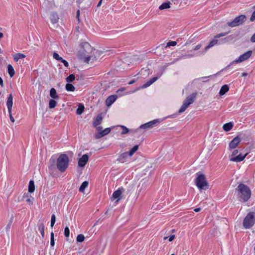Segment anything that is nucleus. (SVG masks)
<instances>
[{
  "label": "nucleus",
  "instance_id": "f257e3e1",
  "mask_svg": "<svg viewBox=\"0 0 255 255\" xmlns=\"http://www.w3.org/2000/svg\"><path fill=\"white\" fill-rule=\"evenodd\" d=\"M240 200L244 202H247L251 196V190L250 188L243 183H240L236 189Z\"/></svg>",
  "mask_w": 255,
  "mask_h": 255
},
{
  "label": "nucleus",
  "instance_id": "f03ea898",
  "mask_svg": "<svg viewBox=\"0 0 255 255\" xmlns=\"http://www.w3.org/2000/svg\"><path fill=\"white\" fill-rule=\"evenodd\" d=\"M69 163V158L66 154H61L57 159L56 166L61 172H64L67 168Z\"/></svg>",
  "mask_w": 255,
  "mask_h": 255
},
{
  "label": "nucleus",
  "instance_id": "7ed1b4c3",
  "mask_svg": "<svg viewBox=\"0 0 255 255\" xmlns=\"http://www.w3.org/2000/svg\"><path fill=\"white\" fill-rule=\"evenodd\" d=\"M195 184L198 188L200 190H207L209 188V184L207 182L204 175L201 173H197L195 179Z\"/></svg>",
  "mask_w": 255,
  "mask_h": 255
},
{
  "label": "nucleus",
  "instance_id": "20e7f679",
  "mask_svg": "<svg viewBox=\"0 0 255 255\" xmlns=\"http://www.w3.org/2000/svg\"><path fill=\"white\" fill-rule=\"evenodd\" d=\"M255 223V214L251 212L249 213L244 218L243 225L246 229L251 228Z\"/></svg>",
  "mask_w": 255,
  "mask_h": 255
},
{
  "label": "nucleus",
  "instance_id": "39448f33",
  "mask_svg": "<svg viewBox=\"0 0 255 255\" xmlns=\"http://www.w3.org/2000/svg\"><path fill=\"white\" fill-rule=\"evenodd\" d=\"M81 45V49L78 52V56L82 60L84 59V57H84L85 54L89 55L93 51V48L88 42H84Z\"/></svg>",
  "mask_w": 255,
  "mask_h": 255
},
{
  "label": "nucleus",
  "instance_id": "423d86ee",
  "mask_svg": "<svg viewBox=\"0 0 255 255\" xmlns=\"http://www.w3.org/2000/svg\"><path fill=\"white\" fill-rule=\"evenodd\" d=\"M197 96V93H194L188 96L183 101V105L179 110V113L184 112L187 108L192 104L195 101Z\"/></svg>",
  "mask_w": 255,
  "mask_h": 255
},
{
  "label": "nucleus",
  "instance_id": "0eeeda50",
  "mask_svg": "<svg viewBox=\"0 0 255 255\" xmlns=\"http://www.w3.org/2000/svg\"><path fill=\"white\" fill-rule=\"evenodd\" d=\"M239 153V150L238 149H235L230 156V160L231 161L239 162L243 161L246 156L248 155V153H246L245 155H243L242 154H240L238 155H237Z\"/></svg>",
  "mask_w": 255,
  "mask_h": 255
},
{
  "label": "nucleus",
  "instance_id": "6e6552de",
  "mask_svg": "<svg viewBox=\"0 0 255 255\" xmlns=\"http://www.w3.org/2000/svg\"><path fill=\"white\" fill-rule=\"evenodd\" d=\"M246 17L245 15H241L236 17L232 21L227 23L230 27H235L242 24L246 20Z\"/></svg>",
  "mask_w": 255,
  "mask_h": 255
},
{
  "label": "nucleus",
  "instance_id": "1a4fd4ad",
  "mask_svg": "<svg viewBox=\"0 0 255 255\" xmlns=\"http://www.w3.org/2000/svg\"><path fill=\"white\" fill-rule=\"evenodd\" d=\"M252 53V51H251V50L248 51L244 53L243 54L241 55L239 57V58L236 59L232 63L228 65L226 67V69H227L228 67H229L232 64H233L235 63H240V62H242L243 61H244L247 60L251 57Z\"/></svg>",
  "mask_w": 255,
  "mask_h": 255
},
{
  "label": "nucleus",
  "instance_id": "9d476101",
  "mask_svg": "<svg viewBox=\"0 0 255 255\" xmlns=\"http://www.w3.org/2000/svg\"><path fill=\"white\" fill-rule=\"evenodd\" d=\"M160 122L159 120L156 119L152 121L145 123L141 125L139 127L140 128H150L154 127V126Z\"/></svg>",
  "mask_w": 255,
  "mask_h": 255
},
{
  "label": "nucleus",
  "instance_id": "9b49d317",
  "mask_svg": "<svg viewBox=\"0 0 255 255\" xmlns=\"http://www.w3.org/2000/svg\"><path fill=\"white\" fill-rule=\"evenodd\" d=\"M241 141V138L237 136L233 138L229 143L230 149H235L238 146L240 142Z\"/></svg>",
  "mask_w": 255,
  "mask_h": 255
},
{
  "label": "nucleus",
  "instance_id": "f8f14e48",
  "mask_svg": "<svg viewBox=\"0 0 255 255\" xmlns=\"http://www.w3.org/2000/svg\"><path fill=\"white\" fill-rule=\"evenodd\" d=\"M124 189L123 188L118 189L117 190L115 191L112 195V198L114 199H116V203H118L119 200L122 198V193L124 192Z\"/></svg>",
  "mask_w": 255,
  "mask_h": 255
},
{
  "label": "nucleus",
  "instance_id": "ddd939ff",
  "mask_svg": "<svg viewBox=\"0 0 255 255\" xmlns=\"http://www.w3.org/2000/svg\"><path fill=\"white\" fill-rule=\"evenodd\" d=\"M111 129L110 128H106L105 129L100 131L98 132L95 135V138L96 139H99L101 138L102 137L108 134L111 131Z\"/></svg>",
  "mask_w": 255,
  "mask_h": 255
},
{
  "label": "nucleus",
  "instance_id": "4468645a",
  "mask_svg": "<svg viewBox=\"0 0 255 255\" xmlns=\"http://www.w3.org/2000/svg\"><path fill=\"white\" fill-rule=\"evenodd\" d=\"M89 156L87 154H84L78 161V166L83 167L88 161Z\"/></svg>",
  "mask_w": 255,
  "mask_h": 255
},
{
  "label": "nucleus",
  "instance_id": "2eb2a0df",
  "mask_svg": "<svg viewBox=\"0 0 255 255\" xmlns=\"http://www.w3.org/2000/svg\"><path fill=\"white\" fill-rule=\"evenodd\" d=\"M13 105V97L12 94H9L7 97L6 101V106L8 109V112L10 113V111H12V107Z\"/></svg>",
  "mask_w": 255,
  "mask_h": 255
},
{
  "label": "nucleus",
  "instance_id": "dca6fc26",
  "mask_svg": "<svg viewBox=\"0 0 255 255\" xmlns=\"http://www.w3.org/2000/svg\"><path fill=\"white\" fill-rule=\"evenodd\" d=\"M83 57V56L82 57ZM95 56H89V54H85L84 59L82 60L84 62L87 63L93 62L95 60Z\"/></svg>",
  "mask_w": 255,
  "mask_h": 255
},
{
  "label": "nucleus",
  "instance_id": "f3484780",
  "mask_svg": "<svg viewBox=\"0 0 255 255\" xmlns=\"http://www.w3.org/2000/svg\"><path fill=\"white\" fill-rule=\"evenodd\" d=\"M103 120V117L102 114H99L95 118L93 123V126L95 127H97L98 126L100 125Z\"/></svg>",
  "mask_w": 255,
  "mask_h": 255
},
{
  "label": "nucleus",
  "instance_id": "a211bd4d",
  "mask_svg": "<svg viewBox=\"0 0 255 255\" xmlns=\"http://www.w3.org/2000/svg\"><path fill=\"white\" fill-rule=\"evenodd\" d=\"M117 97L115 95L109 96L106 100V105L110 106L116 100Z\"/></svg>",
  "mask_w": 255,
  "mask_h": 255
},
{
  "label": "nucleus",
  "instance_id": "6ab92c4d",
  "mask_svg": "<svg viewBox=\"0 0 255 255\" xmlns=\"http://www.w3.org/2000/svg\"><path fill=\"white\" fill-rule=\"evenodd\" d=\"M50 20L53 24H56L58 22L59 17L57 13L54 12L50 15Z\"/></svg>",
  "mask_w": 255,
  "mask_h": 255
},
{
  "label": "nucleus",
  "instance_id": "aec40b11",
  "mask_svg": "<svg viewBox=\"0 0 255 255\" xmlns=\"http://www.w3.org/2000/svg\"><path fill=\"white\" fill-rule=\"evenodd\" d=\"M128 156H129L128 152H126L123 153L120 155L118 160L121 162H124L127 161V159L128 158Z\"/></svg>",
  "mask_w": 255,
  "mask_h": 255
},
{
  "label": "nucleus",
  "instance_id": "412c9836",
  "mask_svg": "<svg viewBox=\"0 0 255 255\" xmlns=\"http://www.w3.org/2000/svg\"><path fill=\"white\" fill-rule=\"evenodd\" d=\"M119 126L120 127L123 129V131L121 132V134H122V135L128 133L129 131H131V132H136L137 130V129H130V130H129L126 127H125L124 126H122V125H120Z\"/></svg>",
  "mask_w": 255,
  "mask_h": 255
},
{
  "label": "nucleus",
  "instance_id": "4be33fe9",
  "mask_svg": "<svg viewBox=\"0 0 255 255\" xmlns=\"http://www.w3.org/2000/svg\"><path fill=\"white\" fill-rule=\"evenodd\" d=\"M229 90V86L227 85H224L221 87L219 92V94L221 96H223Z\"/></svg>",
  "mask_w": 255,
  "mask_h": 255
},
{
  "label": "nucleus",
  "instance_id": "5701e85b",
  "mask_svg": "<svg viewBox=\"0 0 255 255\" xmlns=\"http://www.w3.org/2000/svg\"><path fill=\"white\" fill-rule=\"evenodd\" d=\"M218 40L216 39H213L212 40L210 43L205 48L204 52L203 53L206 52L210 48L213 47L215 45H216L217 43Z\"/></svg>",
  "mask_w": 255,
  "mask_h": 255
},
{
  "label": "nucleus",
  "instance_id": "b1692460",
  "mask_svg": "<svg viewBox=\"0 0 255 255\" xmlns=\"http://www.w3.org/2000/svg\"><path fill=\"white\" fill-rule=\"evenodd\" d=\"M26 56L22 53H18L13 55V59L15 61L17 62L19 59L24 58Z\"/></svg>",
  "mask_w": 255,
  "mask_h": 255
},
{
  "label": "nucleus",
  "instance_id": "393cba45",
  "mask_svg": "<svg viewBox=\"0 0 255 255\" xmlns=\"http://www.w3.org/2000/svg\"><path fill=\"white\" fill-rule=\"evenodd\" d=\"M170 4H171V3L170 1L163 3L162 4H161L159 6V9L160 10H163L164 9L169 8L170 7Z\"/></svg>",
  "mask_w": 255,
  "mask_h": 255
},
{
  "label": "nucleus",
  "instance_id": "a878e982",
  "mask_svg": "<svg viewBox=\"0 0 255 255\" xmlns=\"http://www.w3.org/2000/svg\"><path fill=\"white\" fill-rule=\"evenodd\" d=\"M50 96L53 99H57L59 98V96L57 95L56 91L54 88L50 89Z\"/></svg>",
  "mask_w": 255,
  "mask_h": 255
},
{
  "label": "nucleus",
  "instance_id": "bb28decb",
  "mask_svg": "<svg viewBox=\"0 0 255 255\" xmlns=\"http://www.w3.org/2000/svg\"><path fill=\"white\" fill-rule=\"evenodd\" d=\"M35 190V185L34 181L30 180L28 185V191L30 193H33Z\"/></svg>",
  "mask_w": 255,
  "mask_h": 255
},
{
  "label": "nucleus",
  "instance_id": "cd10ccee",
  "mask_svg": "<svg viewBox=\"0 0 255 255\" xmlns=\"http://www.w3.org/2000/svg\"><path fill=\"white\" fill-rule=\"evenodd\" d=\"M233 128V124L231 123H226L224 125L223 128L226 131H230Z\"/></svg>",
  "mask_w": 255,
  "mask_h": 255
},
{
  "label": "nucleus",
  "instance_id": "c85d7f7f",
  "mask_svg": "<svg viewBox=\"0 0 255 255\" xmlns=\"http://www.w3.org/2000/svg\"><path fill=\"white\" fill-rule=\"evenodd\" d=\"M7 70L8 73L10 77H12L14 76L15 74L14 70L12 66L10 64H8L7 66Z\"/></svg>",
  "mask_w": 255,
  "mask_h": 255
},
{
  "label": "nucleus",
  "instance_id": "c756f323",
  "mask_svg": "<svg viewBox=\"0 0 255 255\" xmlns=\"http://www.w3.org/2000/svg\"><path fill=\"white\" fill-rule=\"evenodd\" d=\"M84 110V106H83V105L80 104L79 105L78 108H77V109L76 110V114L78 115H81L83 113Z\"/></svg>",
  "mask_w": 255,
  "mask_h": 255
},
{
  "label": "nucleus",
  "instance_id": "7c9ffc66",
  "mask_svg": "<svg viewBox=\"0 0 255 255\" xmlns=\"http://www.w3.org/2000/svg\"><path fill=\"white\" fill-rule=\"evenodd\" d=\"M38 231L40 232L42 238L44 237V225L43 223L38 224Z\"/></svg>",
  "mask_w": 255,
  "mask_h": 255
},
{
  "label": "nucleus",
  "instance_id": "2f4dec72",
  "mask_svg": "<svg viewBox=\"0 0 255 255\" xmlns=\"http://www.w3.org/2000/svg\"><path fill=\"white\" fill-rule=\"evenodd\" d=\"M88 182L87 181H84L82 184L81 185L80 188H79V191L81 192H83L85 189V188L88 186Z\"/></svg>",
  "mask_w": 255,
  "mask_h": 255
},
{
  "label": "nucleus",
  "instance_id": "473e14b6",
  "mask_svg": "<svg viewBox=\"0 0 255 255\" xmlns=\"http://www.w3.org/2000/svg\"><path fill=\"white\" fill-rule=\"evenodd\" d=\"M48 167L51 169H52L53 168H55V159L54 158H51L49 160V163Z\"/></svg>",
  "mask_w": 255,
  "mask_h": 255
},
{
  "label": "nucleus",
  "instance_id": "72a5a7b5",
  "mask_svg": "<svg viewBox=\"0 0 255 255\" xmlns=\"http://www.w3.org/2000/svg\"><path fill=\"white\" fill-rule=\"evenodd\" d=\"M138 145H136L134 146L130 149V150L129 151V152H128L129 156H131L137 151V150L138 149Z\"/></svg>",
  "mask_w": 255,
  "mask_h": 255
},
{
  "label": "nucleus",
  "instance_id": "f704fd0d",
  "mask_svg": "<svg viewBox=\"0 0 255 255\" xmlns=\"http://www.w3.org/2000/svg\"><path fill=\"white\" fill-rule=\"evenodd\" d=\"M65 88L67 91L71 92L74 91L75 89L74 86L72 84L69 83L66 85Z\"/></svg>",
  "mask_w": 255,
  "mask_h": 255
},
{
  "label": "nucleus",
  "instance_id": "c9c22d12",
  "mask_svg": "<svg viewBox=\"0 0 255 255\" xmlns=\"http://www.w3.org/2000/svg\"><path fill=\"white\" fill-rule=\"evenodd\" d=\"M56 106V102L54 99H50L49 101V108L53 109Z\"/></svg>",
  "mask_w": 255,
  "mask_h": 255
},
{
  "label": "nucleus",
  "instance_id": "e433bc0d",
  "mask_svg": "<svg viewBox=\"0 0 255 255\" xmlns=\"http://www.w3.org/2000/svg\"><path fill=\"white\" fill-rule=\"evenodd\" d=\"M75 79V75L73 74H70L69 76H68L66 79V82L68 83L73 82Z\"/></svg>",
  "mask_w": 255,
  "mask_h": 255
},
{
  "label": "nucleus",
  "instance_id": "4c0bfd02",
  "mask_svg": "<svg viewBox=\"0 0 255 255\" xmlns=\"http://www.w3.org/2000/svg\"><path fill=\"white\" fill-rule=\"evenodd\" d=\"M84 239H85L84 236L82 234H80V235H78L76 240L78 242H82L84 241Z\"/></svg>",
  "mask_w": 255,
  "mask_h": 255
},
{
  "label": "nucleus",
  "instance_id": "58836bf2",
  "mask_svg": "<svg viewBox=\"0 0 255 255\" xmlns=\"http://www.w3.org/2000/svg\"><path fill=\"white\" fill-rule=\"evenodd\" d=\"M50 245L51 247H54L55 242H54V233L51 232L50 234Z\"/></svg>",
  "mask_w": 255,
  "mask_h": 255
},
{
  "label": "nucleus",
  "instance_id": "ea45409f",
  "mask_svg": "<svg viewBox=\"0 0 255 255\" xmlns=\"http://www.w3.org/2000/svg\"><path fill=\"white\" fill-rule=\"evenodd\" d=\"M53 57L58 61H60L62 58L55 52L53 53Z\"/></svg>",
  "mask_w": 255,
  "mask_h": 255
},
{
  "label": "nucleus",
  "instance_id": "a19ab883",
  "mask_svg": "<svg viewBox=\"0 0 255 255\" xmlns=\"http://www.w3.org/2000/svg\"><path fill=\"white\" fill-rule=\"evenodd\" d=\"M55 221H56V217L55 216V215L53 214L51 216V224H50V226H51V227L52 228L55 223Z\"/></svg>",
  "mask_w": 255,
  "mask_h": 255
},
{
  "label": "nucleus",
  "instance_id": "79ce46f5",
  "mask_svg": "<svg viewBox=\"0 0 255 255\" xmlns=\"http://www.w3.org/2000/svg\"><path fill=\"white\" fill-rule=\"evenodd\" d=\"M70 235V230L68 227H66L64 229V235L66 238H68Z\"/></svg>",
  "mask_w": 255,
  "mask_h": 255
},
{
  "label": "nucleus",
  "instance_id": "37998d69",
  "mask_svg": "<svg viewBox=\"0 0 255 255\" xmlns=\"http://www.w3.org/2000/svg\"><path fill=\"white\" fill-rule=\"evenodd\" d=\"M12 221H13V217H12L10 218V220H9L8 223L7 224V225L6 227V230L7 231H9L11 226V224H12Z\"/></svg>",
  "mask_w": 255,
  "mask_h": 255
},
{
  "label": "nucleus",
  "instance_id": "c03bdc74",
  "mask_svg": "<svg viewBox=\"0 0 255 255\" xmlns=\"http://www.w3.org/2000/svg\"><path fill=\"white\" fill-rule=\"evenodd\" d=\"M177 44V42L176 41H169L167 43L166 46H174Z\"/></svg>",
  "mask_w": 255,
  "mask_h": 255
},
{
  "label": "nucleus",
  "instance_id": "a18cd8bd",
  "mask_svg": "<svg viewBox=\"0 0 255 255\" xmlns=\"http://www.w3.org/2000/svg\"><path fill=\"white\" fill-rule=\"evenodd\" d=\"M227 34H228V32L221 33H220V34H217V35L215 36V38H220V37H223V36H224L226 35Z\"/></svg>",
  "mask_w": 255,
  "mask_h": 255
},
{
  "label": "nucleus",
  "instance_id": "49530a36",
  "mask_svg": "<svg viewBox=\"0 0 255 255\" xmlns=\"http://www.w3.org/2000/svg\"><path fill=\"white\" fill-rule=\"evenodd\" d=\"M151 84H152V82H151L149 80L146 83H145L144 84H143V85L142 86V88H145L149 86Z\"/></svg>",
  "mask_w": 255,
  "mask_h": 255
},
{
  "label": "nucleus",
  "instance_id": "de8ad7c7",
  "mask_svg": "<svg viewBox=\"0 0 255 255\" xmlns=\"http://www.w3.org/2000/svg\"><path fill=\"white\" fill-rule=\"evenodd\" d=\"M62 63H63L64 66L66 67H67L69 65V64L67 61L62 58V59L60 60Z\"/></svg>",
  "mask_w": 255,
  "mask_h": 255
},
{
  "label": "nucleus",
  "instance_id": "09e8293b",
  "mask_svg": "<svg viewBox=\"0 0 255 255\" xmlns=\"http://www.w3.org/2000/svg\"><path fill=\"white\" fill-rule=\"evenodd\" d=\"M80 10H78L77 11V12H76V18L77 19V20L78 21V22H80Z\"/></svg>",
  "mask_w": 255,
  "mask_h": 255
},
{
  "label": "nucleus",
  "instance_id": "8fccbe9b",
  "mask_svg": "<svg viewBox=\"0 0 255 255\" xmlns=\"http://www.w3.org/2000/svg\"><path fill=\"white\" fill-rule=\"evenodd\" d=\"M8 114H9V118H10L11 122L12 123H14L15 120H14V119L13 118V117L12 116L11 111H10V113H8Z\"/></svg>",
  "mask_w": 255,
  "mask_h": 255
},
{
  "label": "nucleus",
  "instance_id": "3c124183",
  "mask_svg": "<svg viewBox=\"0 0 255 255\" xmlns=\"http://www.w3.org/2000/svg\"><path fill=\"white\" fill-rule=\"evenodd\" d=\"M255 20V10L253 12L250 18V20L253 21Z\"/></svg>",
  "mask_w": 255,
  "mask_h": 255
},
{
  "label": "nucleus",
  "instance_id": "603ef678",
  "mask_svg": "<svg viewBox=\"0 0 255 255\" xmlns=\"http://www.w3.org/2000/svg\"><path fill=\"white\" fill-rule=\"evenodd\" d=\"M201 44H199L194 48L193 50H197L199 49L201 47Z\"/></svg>",
  "mask_w": 255,
  "mask_h": 255
},
{
  "label": "nucleus",
  "instance_id": "864d4df0",
  "mask_svg": "<svg viewBox=\"0 0 255 255\" xmlns=\"http://www.w3.org/2000/svg\"><path fill=\"white\" fill-rule=\"evenodd\" d=\"M251 41L252 42H255V33L253 34V35L251 38Z\"/></svg>",
  "mask_w": 255,
  "mask_h": 255
},
{
  "label": "nucleus",
  "instance_id": "5fc2aeb1",
  "mask_svg": "<svg viewBox=\"0 0 255 255\" xmlns=\"http://www.w3.org/2000/svg\"><path fill=\"white\" fill-rule=\"evenodd\" d=\"M174 238L175 235H171L169 237L168 240L169 242H172L174 239Z\"/></svg>",
  "mask_w": 255,
  "mask_h": 255
},
{
  "label": "nucleus",
  "instance_id": "6e6d98bb",
  "mask_svg": "<svg viewBox=\"0 0 255 255\" xmlns=\"http://www.w3.org/2000/svg\"><path fill=\"white\" fill-rule=\"evenodd\" d=\"M158 79L157 77H153L152 78H151L150 81V82H152V84L154 82H155L157 79Z\"/></svg>",
  "mask_w": 255,
  "mask_h": 255
},
{
  "label": "nucleus",
  "instance_id": "4d7b16f0",
  "mask_svg": "<svg viewBox=\"0 0 255 255\" xmlns=\"http://www.w3.org/2000/svg\"><path fill=\"white\" fill-rule=\"evenodd\" d=\"M102 128H102V127H101V126L97 127H96V129H97V130H98V132H100V131H101L103 130H102Z\"/></svg>",
  "mask_w": 255,
  "mask_h": 255
},
{
  "label": "nucleus",
  "instance_id": "13d9d810",
  "mask_svg": "<svg viewBox=\"0 0 255 255\" xmlns=\"http://www.w3.org/2000/svg\"><path fill=\"white\" fill-rule=\"evenodd\" d=\"M0 85L1 87H3V80H2V78L0 77Z\"/></svg>",
  "mask_w": 255,
  "mask_h": 255
},
{
  "label": "nucleus",
  "instance_id": "bf43d9fd",
  "mask_svg": "<svg viewBox=\"0 0 255 255\" xmlns=\"http://www.w3.org/2000/svg\"><path fill=\"white\" fill-rule=\"evenodd\" d=\"M194 211L196 212H199L201 211V208H195Z\"/></svg>",
  "mask_w": 255,
  "mask_h": 255
},
{
  "label": "nucleus",
  "instance_id": "052dcab7",
  "mask_svg": "<svg viewBox=\"0 0 255 255\" xmlns=\"http://www.w3.org/2000/svg\"><path fill=\"white\" fill-rule=\"evenodd\" d=\"M135 82V81L134 80H131V81H130V82L128 83V84H129V85L132 84H133Z\"/></svg>",
  "mask_w": 255,
  "mask_h": 255
},
{
  "label": "nucleus",
  "instance_id": "680f3d73",
  "mask_svg": "<svg viewBox=\"0 0 255 255\" xmlns=\"http://www.w3.org/2000/svg\"><path fill=\"white\" fill-rule=\"evenodd\" d=\"M102 1V0H100L99 1V2H98V4H97V6H98V7H99V6L101 5Z\"/></svg>",
  "mask_w": 255,
  "mask_h": 255
},
{
  "label": "nucleus",
  "instance_id": "e2e57ef3",
  "mask_svg": "<svg viewBox=\"0 0 255 255\" xmlns=\"http://www.w3.org/2000/svg\"><path fill=\"white\" fill-rule=\"evenodd\" d=\"M247 75H248V74H247V73H245V72L243 73L242 74V76H246Z\"/></svg>",
  "mask_w": 255,
  "mask_h": 255
},
{
  "label": "nucleus",
  "instance_id": "0e129e2a",
  "mask_svg": "<svg viewBox=\"0 0 255 255\" xmlns=\"http://www.w3.org/2000/svg\"><path fill=\"white\" fill-rule=\"evenodd\" d=\"M3 33H1V32H0V38H2V37H3Z\"/></svg>",
  "mask_w": 255,
  "mask_h": 255
},
{
  "label": "nucleus",
  "instance_id": "69168bd1",
  "mask_svg": "<svg viewBox=\"0 0 255 255\" xmlns=\"http://www.w3.org/2000/svg\"><path fill=\"white\" fill-rule=\"evenodd\" d=\"M26 201L27 202H31V200H30V199L28 198V199L26 200Z\"/></svg>",
  "mask_w": 255,
  "mask_h": 255
},
{
  "label": "nucleus",
  "instance_id": "338daca9",
  "mask_svg": "<svg viewBox=\"0 0 255 255\" xmlns=\"http://www.w3.org/2000/svg\"><path fill=\"white\" fill-rule=\"evenodd\" d=\"M125 90L124 88H121L119 90V91H123Z\"/></svg>",
  "mask_w": 255,
  "mask_h": 255
},
{
  "label": "nucleus",
  "instance_id": "774afa93",
  "mask_svg": "<svg viewBox=\"0 0 255 255\" xmlns=\"http://www.w3.org/2000/svg\"><path fill=\"white\" fill-rule=\"evenodd\" d=\"M167 238H168V237H164L163 239H164V240H166Z\"/></svg>",
  "mask_w": 255,
  "mask_h": 255
}]
</instances>
